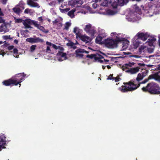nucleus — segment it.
I'll return each mask as SVG.
<instances>
[{
    "mask_svg": "<svg viewBox=\"0 0 160 160\" xmlns=\"http://www.w3.org/2000/svg\"><path fill=\"white\" fill-rule=\"evenodd\" d=\"M62 18L59 17L52 21L54 25L56 24L57 26V28L59 29L62 26Z\"/></svg>",
    "mask_w": 160,
    "mask_h": 160,
    "instance_id": "nucleus-10",
    "label": "nucleus"
},
{
    "mask_svg": "<svg viewBox=\"0 0 160 160\" xmlns=\"http://www.w3.org/2000/svg\"><path fill=\"white\" fill-rule=\"evenodd\" d=\"M14 46H10L8 47V48L9 50H11L13 49Z\"/></svg>",
    "mask_w": 160,
    "mask_h": 160,
    "instance_id": "nucleus-52",
    "label": "nucleus"
},
{
    "mask_svg": "<svg viewBox=\"0 0 160 160\" xmlns=\"http://www.w3.org/2000/svg\"><path fill=\"white\" fill-rule=\"evenodd\" d=\"M14 20L16 23H20L22 22V19L17 18H14Z\"/></svg>",
    "mask_w": 160,
    "mask_h": 160,
    "instance_id": "nucleus-40",
    "label": "nucleus"
},
{
    "mask_svg": "<svg viewBox=\"0 0 160 160\" xmlns=\"http://www.w3.org/2000/svg\"><path fill=\"white\" fill-rule=\"evenodd\" d=\"M26 41L28 42L32 43H35L38 42H42L43 41L42 40L40 39L39 38H28L26 39Z\"/></svg>",
    "mask_w": 160,
    "mask_h": 160,
    "instance_id": "nucleus-14",
    "label": "nucleus"
},
{
    "mask_svg": "<svg viewBox=\"0 0 160 160\" xmlns=\"http://www.w3.org/2000/svg\"><path fill=\"white\" fill-rule=\"evenodd\" d=\"M97 32V31L95 27L92 26L90 31L88 33L92 36L93 37L95 34Z\"/></svg>",
    "mask_w": 160,
    "mask_h": 160,
    "instance_id": "nucleus-23",
    "label": "nucleus"
},
{
    "mask_svg": "<svg viewBox=\"0 0 160 160\" xmlns=\"http://www.w3.org/2000/svg\"><path fill=\"white\" fill-rule=\"evenodd\" d=\"M17 6L13 8V10L14 12L17 14H19L20 12V9L18 7H16Z\"/></svg>",
    "mask_w": 160,
    "mask_h": 160,
    "instance_id": "nucleus-35",
    "label": "nucleus"
},
{
    "mask_svg": "<svg viewBox=\"0 0 160 160\" xmlns=\"http://www.w3.org/2000/svg\"><path fill=\"white\" fill-rule=\"evenodd\" d=\"M158 44L159 47H160V40L159 39L158 40Z\"/></svg>",
    "mask_w": 160,
    "mask_h": 160,
    "instance_id": "nucleus-64",
    "label": "nucleus"
},
{
    "mask_svg": "<svg viewBox=\"0 0 160 160\" xmlns=\"http://www.w3.org/2000/svg\"><path fill=\"white\" fill-rule=\"evenodd\" d=\"M3 42L2 41H0V44H2L3 43Z\"/></svg>",
    "mask_w": 160,
    "mask_h": 160,
    "instance_id": "nucleus-63",
    "label": "nucleus"
},
{
    "mask_svg": "<svg viewBox=\"0 0 160 160\" xmlns=\"http://www.w3.org/2000/svg\"><path fill=\"white\" fill-rule=\"evenodd\" d=\"M7 0H2V2L3 4H6Z\"/></svg>",
    "mask_w": 160,
    "mask_h": 160,
    "instance_id": "nucleus-54",
    "label": "nucleus"
},
{
    "mask_svg": "<svg viewBox=\"0 0 160 160\" xmlns=\"http://www.w3.org/2000/svg\"><path fill=\"white\" fill-rule=\"evenodd\" d=\"M73 32L75 33L76 38H78L81 35V30L78 27H75L73 28Z\"/></svg>",
    "mask_w": 160,
    "mask_h": 160,
    "instance_id": "nucleus-20",
    "label": "nucleus"
},
{
    "mask_svg": "<svg viewBox=\"0 0 160 160\" xmlns=\"http://www.w3.org/2000/svg\"><path fill=\"white\" fill-rule=\"evenodd\" d=\"M148 52L150 53H152L153 51V49L152 48H149L148 49Z\"/></svg>",
    "mask_w": 160,
    "mask_h": 160,
    "instance_id": "nucleus-45",
    "label": "nucleus"
},
{
    "mask_svg": "<svg viewBox=\"0 0 160 160\" xmlns=\"http://www.w3.org/2000/svg\"><path fill=\"white\" fill-rule=\"evenodd\" d=\"M160 88L156 84L152 82L148 83L146 87H143L142 90L143 91H148L151 94H160Z\"/></svg>",
    "mask_w": 160,
    "mask_h": 160,
    "instance_id": "nucleus-4",
    "label": "nucleus"
},
{
    "mask_svg": "<svg viewBox=\"0 0 160 160\" xmlns=\"http://www.w3.org/2000/svg\"><path fill=\"white\" fill-rule=\"evenodd\" d=\"M24 73H20L17 75V77L20 78L19 79H17L15 80L9 79L8 80L5 81L2 83L6 86H9L11 84H13L15 85H17L19 84L20 85L21 84L19 83L22 82V80H24Z\"/></svg>",
    "mask_w": 160,
    "mask_h": 160,
    "instance_id": "nucleus-5",
    "label": "nucleus"
},
{
    "mask_svg": "<svg viewBox=\"0 0 160 160\" xmlns=\"http://www.w3.org/2000/svg\"><path fill=\"white\" fill-rule=\"evenodd\" d=\"M106 66L102 65V68L103 69H104L105 68Z\"/></svg>",
    "mask_w": 160,
    "mask_h": 160,
    "instance_id": "nucleus-62",
    "label": "nucleus"
},
{
    "mask_svg": "<svg viewBox=\"0 0 160 160\" xmlns=\"http://www.w3.org/2000/svg\"><path fill=\"white\" fill-rule=\"evenodd\" d=\"M38 0H27V4L30 7L33 8H39L40 6L39 4L34 1H37Z\"/></svg>",
    "mask_w": 160,
    "mask_h": 160,
    "instance_id": "nucleus-15",
    "label": "nucleus"
},
{
    "mask_svg": "<svg viewBox=\"0 0 160 160\" xmlns=\"http://www.w3.org/2000/svg\"><path fill=\"white\" fill-rule=\"evenodd\" d=\"M7 31V27L4 24H2L0 26V32H5Z\"/></svg>",
    "mask_w": 160,
    "mask_h": 160,
    "instance_id": "nucleus-27",
    "label": "nucleus"
},
{
    "mask_svg": "<svg viewBox=\"0 0 160 160\" xmlns=\"http://www.w3.org/2000/svg\"><path fill=\"white\" fill-rule=\"evenodd\" d=\"M47 48L46 50V52H47L50 53L52 51V50L51 48V47H52V46H49V45H47Z\"/></svg>",
    "mask_w": 160,
    "mask_h": 160,
    "instance_id": "nucleus-39",
    "label": "nucleus"
},
{
    "mask_svg": "<svg viewBox=\"0 0 160 160\" xmlns=\"http://www.w3.org/2000/svg\"><path fill=\"white\" fill-rule=\"evenodd\" d=\"M85 52L86 53H88V52L84 50L83 49H79L76 51V56L77 58H82L84 55L83 53Z\"/></svg>",
    "mask_w": 160,
    "mask_h": 160,
    "instance_id": "nucleus-16",
    "label": "nucleus"
},
{
    "mask_svg": "<svg viewBox=\"0 0 160 160\" xmlns=\"http://www.w3.org/2000/svg\"><path fill=\"white\" fill-rule=\"evenodd\" d=\"M38 20L39 21H40L41 22H42V17H39L38 18Z\"/></svg>",
    "mask_w": 160,
    "mask_h": 160,
    "instance_id": "nucleus-56",
    "label": "nucleus"
},
{
    "mask_svg": "<svg viewBox=\"0 0 160 160\" xmlns=\"http://www.w3.org/2000/svg\"><path fill=\"white\" fill-rule=\"evenodd\" d=\"M131 56V57H134V58H141V57L140 56H139L138 55H132Z\"/></svg>",
    "mask_w": 160,
    "mask_h": 160,
    "instance_id": "nucleus-46",
    "label": "nucleus"
},
{
    "mask_svg": "<svg viewBox=\"0 0 160 160\" xmlns=\"http://www.w3.org/2000/svg\"><path fill=\"white\" fill-rule=\"evenodd\" d=\"M98 32L99 33V34H101L102 33H104V30L101 29L100 28H98ZM102 37L100 36V35L98 36L96 38V42L97 43H100L101 42V41L102 39Z\"/></svg>",
    "mask_w": 160,
    "mask_h": 160,
    "instance_id": "nucleus-17",
    "label": "nucleus"
},
{
    "mask_svg": "<svg viewBox=\"0 0 160 160\" xmlns=\"http://www.w3.org/2000/svg\"><path fill=\"white\" fill-rule=\"evenodd\" d=\"M66 3L65 2H64L62 3V4L60 6L59 9L60 10V11L62 12H67L68 11L69 9L68 8H64V7L66 6Z\"/></svg>",
    "mask_w": 160,
    "mask_h": 160,
    "instance_id": "nucleus-22",
    "label": "nucleus"
},
{
    "mask_svg": "<svg viewBox=\"0 0 160 160\" xmlns=\"http://www.w3.org/2000/svg\"><path fill=\"white\" fill-rule=\"evenodd\" d=\"M78 38H79L86 43H90V42L92 40L91 38L85 35H81Z\"/></svg>",
    "mask_w": 160,
    "mask_h": 160,
    "instance_id": "nucleus-13",
    "label": "nucleus"
},
{
    "mask_svg": "<svg viewBox=\"0 0 160 160\" xmlns=\"http://www.w3.org/2000/svg\"><path fill=\"white\" fill-rule=\"evenodd\" d=\"M96 58H98V61L100 63H103L107 64V62H109V61L107 60H106L103 58V57L101 55H98Z\"/></svg>",
    "mask_w": 160,
    "mask_h": 160,
    "instance_id": "nucleus-21",
    "label": "nucleus"
},
{
    "mask_svg": "<svg viewBox=\"0 0 160 160\" xmlns=\"http://www.w3.org/2000/svg\"><path fill=\"white\" fill-rule=\"evenodd\" d=\"M85 57H86L87 58H92V56L89 55H86L84 56Z\"/></svg>",
    "mask_w": 160,
    "mask_h": 160,
    "instance_id": "nucleus-57",
    "label": "nucleus"
},
{
    "mask_svg": "<svg viewBox=\"0 0 160 160\" xmlns=\"http://www.w3.org/2000/svg\"><path fill=\"white\" fill-rule=\"evenodd\" d=\"M24 4L25 3L23 1H21L19 2L18 4L17 5V6H19L22 8L23 9H24V8L23 6Z\"/></svg>",
    "mask_w": 160,
    "mask_h": 160,
    "instance_id": "nucleus-38",
    "label": "nucleus"
},
{
    "mask_svg": "<svg viewBox=\"0 0 160 160\" xmlns=\"http://www.w3.org/2000/svg\"><path fill=\"white\" fill-rule=\"evenodd\" d=\"M5 53H6L5 52H4L3 51H0V55H2L3 57V56L4 55Z\"/></svg>",
    "mask_w": 160,
    "mask_h": 160,
    "instance_id": "nucleus-51",
    "label": "nucleus"
},
{
    "mask_svg": "<svg viewBox=\"0 0 160 160\" xmlns=\"http://www.w3.org/2000/svg\"><path fill=\"white\" fill-rule=\"evenodd\" d=\"M64 1V0H58V2L59 4H60L62 2Z\"/></svg>",
    "mask_w": 160,
    "mask_h": 160,
    "instance_id": "nucleus-58",
    "label": "nucleus"
},
{
    "mask_svg": "<svg viewBox=\"0 0 160 160\" xmlns=\"http://www.w3.org/2000/svg\"><path fill=\"white\" fill-rule=\"evenodd\" d=\"M47 45H49V46H52V47L55 49L57 50L58 49V46H57L55 44H53L50 42H46Z\"/></svg>",
    "mask_w": 160,
    "mask_h": 160,
    "instance_id": "nucleus-32",
    "label": "nucleus"
},
{
    "mask_svg": "<svg viewBox=\"0 0 160 160\" xmlns=\"http://www.w3.org/2000/svg\"><path fill=\"white\" fill-rule=\"evenodd\" d=\"M6 38V39H9V38H10V36H5Z\"/></svg>",
    "mask_w": 160,
    "mask_h": 160,
    "instance_id": "nucleus-60",
    "label": "nucleus"
},
{
    "mask_svg": "<svg viewBox=\"0 0 160 160\" xmlns=\"http://www.w3.org/2000/svg\"><path fill=\"white\" fill-rule=\"evenodd\" d=\"M57 56L58 60L59 61H62L67 59L66 53L63 52H58Z\"/></svg>",
    "mask_w": 160,
    "mask_h": 160,
    "instance_id": "nucleus-9",
    "label": "nucleus"
},
{
    "mask_svg": "<svg viewBox=\"0 0 160 160\" xmlns=\"http://www.w3.org/2000/svg\"><path fill=\"white\" fill-rule=\"evenodd\" d=\"M151 78H154L156 80L160 81V71L157 73H156L152 75L149 76L148 79H145L143 81L140 82L138 84H135L133 82H129L128 83L125 84V86H122L121 87L119 88L120 90L122 92H126L128 91H132L136 89L139 87L141 84L145 83L148 80Z\"/></svg>",
    "mask_w": 160,
    "mask_h": 160,
    "instance_id": "nucleus-1",
    "label": "nucleus"
},
{
    "mask_svg": "<svg viewBox=\"0 0 160 160\" xmlns=\"http://www.w3.org/2000/svg\"><path fill=\"white\" fill-rule=\"evenodd\" d=\"M106 66L107 67V68L108 69H110V68H111V67L110 66H109L107 65V66Z\"/></svg>",
    "mask_w": 160,
    "mask_h": 160,
    "instance_id": "nucleus-61",
    "label": "nucleus"
},
{
    "mask_svg": "<svg viewBox=\"0 0 160 160\" xmlns=\"http://www.w3.org/2000/svg\"><path fill=\"white\" fill-rule=\"evenodd\" d=\"M36 46V45H32L30 47V51L31 52H33L35 50Z\"/></svg>",
    "mask_w": 160,
    "mask_h": 160,
    "instance_id": "nucleus-42",
    "label": "nucleus"
},
{
    "mask_svg": "<svg viewBox=\"0 0 160 160\" xmlns=\"http://www.w3.org/2000/svg\"><path fill=\"white\" fill-rule=\"evenodd\" d=\"M122 48L123 50L127 48L128 46V44L127 42H123L122 43Z\"/></svg>",
    "mask_w": 160,
    "mask_h": 160,
    "instance_id": "nucleus-37",
    "label": "nucleus"
},
{
    "mask_svg": "<svg viewBox=\"0 0 160 160\" xmlns=\"http://www.w3.org/2000/svg\"><path fill=\"white\" fill-rule=\"evenodd\" d=\"M133 8L135 9V12H137L138 14H139L140 15L141 14V9L137 5H134L133 6Z\"/></svg>",
    "mask_w": 160,
    "mask_h": 160,
    "instance_id": "nucleus-28",
    "label": "nucleus"
},
{
    "mask_svg": "<svg viewBox=\"0 0 160 160\" xmlns=\"http://www.w3.org/2000/svg\"><path fill=\"white\" fill-rule=\"evenodd\" d=\"M111 5V0H104L101 3V5L103 6H109Z\"/></svg>",
    "mask_w": 160,
    "mask_h": 160,
    "instance_id": "nucleus-24",
    "label": "nucleus"
},
{
    "mask_svg": "<svg viewBox=\"0 0 160 160\" xmlns=\"http://www.w3.org/2000/svg\"><path fill=\"white\" fill-rule=\"evenodd\" d=\"M71 25V23L70 22H66L64 25V29L66 30H68Z\"/></svg>",
    "mask_w": 160,
    "mask_h": 160,
    "instance_id": "nucleus-29",
    "label": "nucleus"
},
{
    "mask_svg": "<svg viewBox=\"0 0 160 160\" xmlns=\"http://www.w3.org/2000/svg\"><path fill=\"white\" fill-rule=\"evenodd\" d=\"M13 54H18V50L16 48H14L13 50Z\"/></svg>",
    "mask_w": 160,
    "mask_h": 160,
    "instance_id": "nucleus-48",
    "label": "nucleus"
},
{
    "mask_svg": "<svg viewBox=\"0 0 160 160\" xmlns=\"http://www.w3.org/2000/svg\"><path fill=\"white\" fill-rule=\"evenodd\" d=\"M121 34H117L116 32L111 33L112 36H115V38L107 39L105 41L104 43L107 47L110 48H113L117 47L118 43L119 42L123 41L124 38L120 36Z\"/></svg>",
    "mask_w": 160,
    "mask_h": 160,
    "instance_id": "nucleus-2",
    "label": "nucleus"
},
{
    "mask_svg": "<svg viewBox=\"0 0 160 160\" xmlns=\"http://www.w3.org/2000/svg\"><path fill=\"white\" fill-rule=\"evenodd\" d=\"M147 47L146 46H142L140 47L139 48V52L140 54H141L142 52H144V49H146Z\"/></svg>",
    "mask_w": 160,
    "mask_h": 160,
    "instance_id": "nucleus-33",
    "label": "nucleus"
},
{
    "mask_svg": "<svg viewBox=\"0 0 160 160\" xmlns=\"http://www.w3.org/2000/svg\"><path fill=\"white\" fill-rule=\"evenodd\" d=\"M127 19L129 22H134L141 19V17L137 12L131 11L126 16Z\"/></svg>",
    "mask_w": 160,
    "mask_h": 160,
    "instance_id": "nucleus-7",
    "label": "nucleus"
},
{
    "mask_svg": "<svg viewBox=\"0 0 160 160\" xmlns=\"http://www.w3.org/2000/svg\"><path fill=\"white\" fill-rule=\"evenodd\" d=\"M5 21L1 18H0V23H4Z\"/></svg>",
    "mask_w": 160,
    "mask_h": 160,
    "instance_id": "nucleus-55",
    "label": "nucleus"
},
{
    "mask_svg": "<svg viewBox=\"0 0 160 160\" xmlns=\"http://www.w3.org/2000/svg\"><path fill=\"white\" fill-rule=\"evenodd\" d=\"M100 0H93L95 2H99ZM83 0H72L69 2V4L72 6L79 7L83 3Z\"/></svg>",
    "mask_w": 160,
    "mask_h": 160,
    "instance_id": "nucleus-8",
    "label": "nucleus"
},
{
    "mask_svg": "<svg viewBox=\"0 0 160 160\" xmlns=\"http://www.w3.org/2000/svg\"><path fill=\"white\" fill-rule=\"evenodd\" d=\"M92 27V26L91 24L88 23L85 25L84 29L87 33H88L89 32Z\"/></svg>",
    "mask_w": 160,
    "mask_h": 160,
    "instance_id": "nucleus-26",
    "label": "nucleus"
},
{
    "mask_svg": "<svg viewBox=\"0 0 160 160\" xmlns=\"http://www.w3.org/2000/svg\"><path fill=\"white\" fill-rule=\"evenodd\" d=\"M102 13L103 14L105 15H113L116 14L117 12L115 10L108 9L106 10L105 11L102 12Z\"/></svg>",
    "mask_w": 160,
    "mask_h": 160,
    "instance_id": "nucleus-19",
    "label": "nucleus"
},
{
    "mask_svg": "<svg viewBox=\"0 0 160 160\" xmlns=\"http://www.w3.org/2000/svg\"><path fill=\"white\" fill-rule=\"evenodd\" d=\"M156 40V39L154 37H151L150 38L148 39V42H150V44H152Z\"/></svg>",
    "mask_w": 160,
    "mask_h": 160,
    "instance_id": "nucleus-36",
    "label": "nucleus"
},
{
    "mask_svg": "<svg viewBox=\"0 0 160 160\" xmlns=\"http://www.w3.org/2000/svg\"><path fill=\"white\" fill-rule=\"evenodd\" d=\"M107 80H115V82H117L120 80V78L119 77H117L116 78L113 77V75L110 74L109 76L107 79Z\"/></svg>",
    "mask_w": 160,
    "mask_h": 160,
    "instance_id": "nucleus-25",
    "label": "nucleus"
},
{
    "mask_svg": "<svg viewBox=\"0 0 160 160\" xmlns=\"http://www.w3.org/2000/svg\"><path fill=\"white\" fill-rule=\"evenodd\" d=\"M134 64V63H129L126 64L122 68L123 71L128 72L130 74H134L139 72L140 69L139 67H136L134 68H128L129 67H132Z\"/></svg>",
    "mask_w": 160,
    "mask_h": 160,
    "instance_id": "nucleus-6",
    "label": "nucleus"
},
{
    "mask_svg": "<svg viewBox=\"0 0 160 160\" xmlns=\"http://www.w3.org/2000/svg\"><path fill=\"white\" fill-rule=\"evenodd\" d=\"M75 11V10L74 9L72 10L71 11L68 12V15L71 18L74 17V13Z\"/></svg>",
    "mask_w": 160,
    "mask_h": 160,
    "instance_id": "nucleus-34",
    "label": "nucleus"
},
{
    "mask_svg": "<svg viewBox=\"0 0 160 160\" xmlns=\"http://www.w3.org/2000/svg\"><path fill=\"white\" fill-rule=\"evenodd\" d=\"M56 2L54 1L51 2L49 3V5L52 6H55L56 5Z\"/></svg>",
    "mask_w": 160,
    "mask_h": 160,
    "instance_id": "nucleus-43",
    "label": "nucleus"
},
{
    "mask_svg": "<svg viewBox=\"0 0 160 160\" xmlns=\"http://www.w3.org/2000/svg\"><path fill=\"white\" fill-rule=\"evenodd\" d=\"M132 42L134 48H136L138 46L140 43L139 38H136L135 36L132 39Z\"/></svg>",
    "mask_w": 160,
    "mask_h": 160,
    "instance_id": "nucleus-18",
    "label": "nucleus"
},
{
    "mask_svg": "<svg viewBox=\"0 0 160 160\" xmlns=\"http://www.w3.org/2000/svg\"><path fill=\"white\" fill-rule=\"evenodd\" d=\"M4 15V14L2 11L1 9L0 8V16H2Z\"/></svg>",
    "mask_w": 160,
    "mask_h": 160,
    "instance_id": "nucleus-49",
    "label": "nucleus"
},
{
    "mask_svg": "<svg viewBox=\"0 0 160 160\" xmlns=\"http://www.w3.org/2000/svg\"><path fill=\"white\" fill-rule=\"evenodd\" d=\"M6 141H0V151L5 148L4 146L6 144Z\"/></svg>",
    "mask_w": 160,
    "mask_h": 160,
    "instance_id": "nucleus-30",
    "label": "nucleus"
},
{
    "mask_svg": "<svg viewBox=\"0 0 160 160\" xmlns=\"http://www.w3.org/2000/svg\"><path fill=\"white\" fill-rule=\"evenodd\" d=\"M14 42L16 43V44H18V41L17 40H16V39H15L14 41Z\"/></svg>",
    "mask_w": 160,
    "mask_h": 160,
    "instance_id": "nucleus-59",
    "label": "nucleus"
},
{
    "mask_svg": "<svg viewBox=\"0 0 160 160\" xmlns=\"http://www.w3.org/2000/svg\"><path fill=\"white\" fill-rule=\"evenodd\" d=\"M67 45L68 46L73 47L74 46V44L72 42H70L67 43Z\"/></svg>",
    "mask_w": 160,
    "mask_h": 160,
    "instance_id": "nucleus-44",
    "label": "nucleus"
},
{
    "mask_svg": "<svg viewBox=\"0 0 160 160\" xmlns=\"http://www.w3.org/2000/svg\"><path fill=\"white\" fill-rule=\"evenodd\" d=\"M6 137L4 134H0V140H4L6 139Z\"/></svg>",
    "mask_w": 160,
    "mask_h": 160,
    "instance_id": "nucleus-41",
    "label": "nucleus"
},
{
    "mask_svg": "<svg viewBox=\"0 0 160 160\" xmlns=\"http://www.w3.org/2000/svg\"><path fill=\"white\" fill-rule=\"evenodd\" d=\"M148 37V35L146 33H138L135 36V38H139V40L141 39L143 41H145Z\"/></svg>",
    "mask_w": 160,
    "mask_h": 160,
    "instance_id": "nucleus-12",
    "label": "nucleus"
},
{
    "mask_svg": "<svg viewBox=\"0 0 160 160\" xmlns=\"http://www.w3.org/2000/svg\"><path fill=\"white\" fill-rule=\"evenodd\" d=\"M34 12L33 10L29 8L26 9L24 11V13L25 14H29L31 15Z\"/></svg>",
    "mask_w": 160,
    "mask_h": 160,
    "instance_id": "nucleus-31",
    "label": "nucleus"
},
{
    "mask_svg": "<svg viewBox=\"0 0 160 160\" xmlns=\"http://www.w3.org/2000/svg\"><path fill=\"white\" fill-rule=\"evenodd\" d=\"M148 72V71L145 70L142 73H138L136 78L137 81L139 82L142 80L147 75Z\"/></svg>",
    "mask_w": 160,
    "mask_h": 160,
    "instance_id": "nucleus-11",
    "label": "nucleus"
},
{
    "mask_svg": "<svg viewBox=\"0 0 160 160\" xmlns=\"http://www.w3.org/2000/svg\"><path fill=\"white\" fill-rule=\"evenodd\" d=\"M92 6L95 9L97 7V4L96 3H94L92 4Z\"/></svg>",
    "mask_w": 160,
    "mask_h": 160,
    "instance_id": "nucleus-50",
    "label": "nucleus"
},
{
    "mask_svg": "<svg viewBox=\"0 0 160 160\" xmlns=\"http://www.w3.org/2000/svg\"><path fill=\"white\" fill-rule=\"evenodd\" d=\"M58 49L60 50L59 52H63L64 50L63 47L60 46H58Z\"/></svg>",
    "mask_w": 160,
    "mask_h": 160,
    "instance_id": "nucleus-47",
    "label": "nucleus"
},
{
    "mask_svg": "<svg viewBox=\"0 0 160 160\" xmlns=\"http://www.w3.org/2000/svg\"><path fill=\"white\" fill-rule=\"evenodd\" d=\"M23 24L25 28H30L31 24H33L35 27L42 32L45 33H48V30H46L43 27L41 26L37 21L32 20L30 19H27L23 22Z\"/></svg>",
    "mask_w": 160,
    "mask_h": 160,
    "instance_id": "nucleus-3",
    "label": "nucleus"
},
{
    "mask_svg": "<svg viewBox=\"0 0 160 160\" xmlns=\"http://www.w3.org/2000/svg\"><path fill=\"white\" fill-rule=\"evenodd\" d=\"M18 54H13V56L14 57L18 58Z\"/></svg>",
    "mask_w": 160,
    "mask_h": 160,
    "instance_id": "nucleus-53",
    "label": "nucleus"
}]
</instances>
